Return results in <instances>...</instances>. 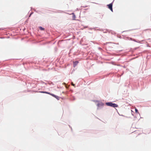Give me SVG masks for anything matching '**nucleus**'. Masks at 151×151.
Returning a JSON list of instances; mask_svg holds the SVG:
<instances>
[{
	"instance_id": "f257e3e1",
	"label": "nucleus",
	"mask_w": 151,
	"mask_h": 151,
	"mask_svg": "<svg viewBox=\"0 0 151 151\" xmlns=\"http://www.w3.org/2000/svg\"><path fill=\"white\" fill-rule=\"evenodd\" d=\"M106 104L107 106H110L113 107H117L118 106L117 105L114 103H113L111 102L106 103Z\"/></svg>"
},
{
	"instance_id": "f03ea898",
	"label": "nucleus",
	"mask_w": 151,
	"mask_h": 151,
	"mask_svg": "<svg viewBox=\"0 0 151 151\" xmlns=\"http://www.w3.org/2000/svg\"><path fill=\"white\" fill-rule=\"evenodd\" d=\"M40 92L41 93H45L46 94H49V95L55 97V98H56L57 99H58V98L59 97L58 96H56L53 94L51 93H50V92H46V91H40Z\"/></svg>"
},
{
	"instance_id": "7ed1b4c3",
	"label": "nucleus",
	"mask_w": 151,
	"mask_h": 151,
	"mask_svg": "<svg viewBox=\"0 0 151 151\" xmlns=\"http://www.w3.org/2000/svg\"><path fill=\"white\" fill-rule=\"evenodd\" d=\"M104 105V104L103 103L101 102H99L97 105L98 106V109H99V108L101 107H103Z\"/></svg>"
},
{
	"instance_id": "20e7f679",
	"label": "nucleus",
	"mask_w": 151,
	"mask_h": 151,
	"mask_svg": "<svg viewBox=\"0 0 151 151\" xmlns=\"http://www.w3.org/2000/svg\"><path fill=\"white\" fill-rule=\"evenodd\" d=\"M108 8L112 11L113 12L112 4L111 3L107 5Z\"/></svg>"
},
{
	"instance_id": "39448f33",
	"label": "nucleus",
	"mask_w": 151,
	"mask_h": 151,
	"mask_svg": "<svg viewBox=\"0 0 151 151\" xmlns=\"http://www.w3.org/2000/svg\"><path fill=\"white\" fill-rule=\"evenodd\" d=\"M79 62L77 61L74 62H73L74 66L75 67L78 63Z\"/></svg>"
},
{
	"instance_id": "423d86ee",
	"label": "nucleus",
	"mask_w": 151,
	"mask_h": 151,
	"mask_svg": "<svg viewBox=\"0 0 151 151\" xmlns=\"http://www.w3.org/2000/svg\"><path fill=\"white\" fill-rule=\"evenodd\" d=\"M40 29L41 30H44V28H43L42 27H40Z\"/></svg>"
},
{
	"instance_id": "0eeeda50",
	"label": "nucleus",
	"mask_w": 151,
	"mask_h": 151,
	"mask_svg": "<svg viewBox=\"0 0 151 151\" xmlns=\"http://www.w3.org/2000/svg\"><path fill=\"white\" fill-rule=\"evenodd\" d=\"M135 112L137 113H138V110L136 109H135Z\"/></svg>"
},
{
	"instance_id": "6e6552de",
	"label": "nucleus",
	"mask_w": 151,
	"mask_h": 151,
	"mask_svg": "<svg viewBox=\"0 0 151 151\" xmlns=\"http://www.w3.org/2000/svg\"><path fill=\"white\" fill-rule=\"evenodd\" d=\"M71 85L73 86H75V84H73V83H72Z\"/></svg>"
},
{
	"instance_id": "1a4fd4ad",
	"label": "nucleus",
	"mask_w": 151,
	"mask_h": 151,
	"mask_svg": "<svg viewBox=\"0 0 151 151\" xmlns=\"http://www.w3.org/2000/svg\"><path fill=\"white\" fill-rule=\"evenodd\" d=\"M75 17V15H74V17Z\"/></svg>"
},
{
	"instance_id": "9d476101",
	"label": "nucleus",
	"mask_w": 151,
	"mask_h": 151,
	"mask_svg": "<svg viewBox=\"0 0 151 151\" xmlns=\"http://www.w3.org/2000/svg\"><path fill=\"white\" fill-rule=\"evenodd\" d=\"M75 17V15H74V17Z\"/></svg>"
},
{
	"instance_id": "9b49d317",
	"label": "nucleus",
	"mask_w": 151,
	"mask_h": 151,
	"mask_svg": "<svg viewBox=\"0 0 151 151\" xmlns=\"http://www.w3.org/2000/svg\"><path fill=\"white\" fill-rule=\"evenodd\" d=\"M75 17V15H74V17Z\"/></svg>"
}]
</instances>
